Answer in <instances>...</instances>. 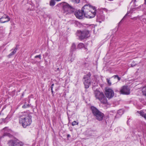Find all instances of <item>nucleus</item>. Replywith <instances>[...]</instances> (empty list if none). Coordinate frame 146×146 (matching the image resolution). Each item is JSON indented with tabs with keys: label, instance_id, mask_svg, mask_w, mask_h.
Wrapping results in <instances>:
<instances>
[{
	"label": "nucleus",
	"instance_id": "nucleus-1",
	"mask_svg": "<svg viewBox=\"0 0 146 146\" xmlns=\"http://www.w3.org/2000/svg\"><path fill=\"white\" fill-rule=\"evenodd\" d=\"M32 117L30 115L29 111H24L20 115L19 121L24 128H26L29 126L32 122Z\"/></svg>",
	"mask_w": 146,
	"mask_h": 146
},
{
	"label": "nucleus",
	"instance_id": "nucleus-2",
	"mask_svg": "<svg viewBox=\"0 0 146 146\" xmlns=\"http://www.w3.org/2000/svg\"><path fill=\"white\" fill-rule=\"evenodd\" d=\"M96 9L94 7L85 5L82 8V11L84 13V16L88 18L94 17L96 15Z\"/></svg>",
	"mask_w": 146,
	"mask_h": 146
},
{
	"label": "nucleus",
	"instance_id": "nucleus-3",
	"mask_svg": "<svg viewBox=\"0 0 146 146\" xmlns=\"http://www.w3.org/2000/svg\"><path fill=\"white\" fill-rule=\"evenodd\" d=\"M94 94L96 99L98 100L100 102L103 104L107 103V99L103 93L98 90L94 91Z\"/></svg>",
	"mask_w": 146,
	"mask_h": 146
},
{
	"label": "nucleus",
	"instance_id": "nucleus-4",
	"mask_svg": "<svg viewBox=\"0 0 146 146\" xmlns=\"http://www.w3.org/2000/svg\"><path fill=\"white\" fill-rule=\"evenodd\" d=\"M91 109L94 115L97 119L99 121L103 120L104 116V115L103 113L100 112L94 106H91Z\"/></svg>",
	"mask_w": 146,
	"mask_h": 146
},
{
	"label": "nucleus",
	"instance_id": "nucleus-5",
	"mask_svg": "<svg viewBox=\"0 0 146 146\" xmlns=\"http://www.w3.org/2000/svg\"><path fill=\"white\" fill-rule=\"evenodd\" d=\"M62 6V11L64 15L70 14L73 12L72 7L67 3H64Z\"/></svg>",
	"mask_w": 146,
	"mask_h": 146
},
{
	"label": "nucleus",
	"instance_id": "nucleus-6",
	"mask_svg": "<svg viewBox=\"0 0 146 146\" xmlns=\"http://www.w3.org/2000/svg\"><path fill=\"white\" fill-rule=\"evenodd\" d=\"M76 35L81 39L87 38L90 36L89 32L87 30L78 31L76 33Z\"/></svg>",
	"mask_w": 146,
	"mask_h": 146
},
{
	"label": "nucleus",
	"instance_id": "nucleus-7",
	"mask_svg": "<svg viewBox=\"0 0 146 146\" xmlns=\"http://www.w3.org/2000/svg\"><path fill=\"white\" fill-rule=\"evenodd\" d=\"M91 74L89 73L87 75L84 76V82L85 88H88L90 84V77Z\"/></svg>",
	"mask_w": 146,
	"mask_h": 146
},
{
	"label": "nucleus",
	"instance_id": "nucleus-8",
	"mask_svg": "<svg viewBox=\"0 0 146 146\" xmlns=\"http://www.w3.org/2000/svg\"><path fill=\"white\" fill-rule=\"evenodd\" d=\"M114 92L111 88H108L106 90V97L109 98H112L114 95Z\"/></svg>",
	"mask_w": 146,
	"mask_h": 146
},
{
	"label": "nucleus",
	"instance_id": "nucleus-9",
	"mask_svg": "<svg viewBox=\"0 0 146 146\" xmlns=\"http://www.w3.org/2000/svg\"><path fill=\"white\" fill-rule=\"evenodd\" d=\"M120 92L122 94L128 95L130 93V89L127 86H124L121 89Z\"/></svg>",
	"mask_w": 146,
	"mask_h": 146
},
{
	"label": "nucleus",
	"instance_id": "nucleus-10",
	"mask_svg": "<svg viewBox=\"0 0 146 146\" xmlns=\"http://www.w3.org/2000/svg\"><path fill=\"white\" fill-rule=\"evenodd\" d=\"M2 131L4 132L3 136H7L9 137H12V135L10 134V133H12V131L9 129L8 127H5L3 129Z\"/></svg>",
	"mask_w": 146,
	"mask_h": 146
},
{
	"label": "nucleus",
	"instance_id": "nucleus-11",
	"mask_svg": "<svg viewBox=\"0 0 146 146\" xmlns=\"http://www.w3.org/2000/svg\"><path fill=\"white\" fill-rule=\"evenodd\" d=\"M75 15L77 18L79 19H82L85 17L84 13L82 12V11L79 10L76 11L75 13Z\"/></svg>",
	"mask_w": 146,
	"mask_h": 146
},
{
	"label": "nucleus",
	"instance_id": "nucleus-12",
	"mask_svg": "<svg viewBox=\"0 0 146 146\" xmlns=\"http://www.w3.org/2000/svg\"><path fill=\"white\" fill-rule=\"evenodd\" d=\"M10 20L9 17L8 16L5 15L0 19V22L1 23H3L7 22L9 21Z\"/></svg>",
	"mask_w": 146,
	"mask_h": 146
},
{
	"label": "nucleus",
	"instance_id": "nucleus-13",
	"mask_svg": "<svg viewBox=\"0 0 146 146\" xmlns=\"http://www.w3.org/2000/svg\"><path fill=\"white\" fill-rule=\"evenodd\" d=\"M97 20L100 22L104 21L105 19V16L103 15H99L97 16Z\"/></svg>",
	"mask_w": 146,
	"mask_h": 146
},
{
	"label": "nucleus",
	"instance_id": "nucleus-14",
	"mask_svg": "<svg viewBox=\"0 0 146 146\" xmlns=\"http://www.w3.org/2000/svg\"><path fill=\"white\" fill-rule=\"evenodd\" d=\"M15 141L14 146H23V143L22 142L20 141L17 139H16Z\"/></svg>",
	"mask_w": 146,
	"mask_h": 146
},
{
	"label": "nucleus",
	"instance_id": "nucleus-15",
	"mask_svg": "<svg viewBox=\"0 0 146 146\" xmlns=\"http://www.w3.org/2000/svg\"><path fill=\"white\" fill-rule=\"evenodd\" d=\"M123 113L124 112L123 110L120 109L118 110L117 112V113L116 117H120Z\"/></svg>",
	"mask_w": 146,
	"mask_h": 146
},
{
	"label": "nucleus",
	"instance_id": "nucleus-16",
	"mask_svg": "<svg viewBox=\"0 0 146 146\" xmlns=\"http://www.w3.org/2000/svg\"><path fill=\"white\" fill-rule=\"evenodd\" d=\"M137 113H139L140 115L142 117H144V118L146 119V113H145L142 110H140V111H138Z\"/></svg>",
	"mask_w": 146,
	"mask_h": 146
},
{
	"label": "nucleus",
	"instance_id": "nucleus-17",
	"mask_svg": "<svg viewBox=\"0 0 146 146\" xmlns=\"http://www.w3.org/2000/svg\"><path fill=\"white\" fill-rule=\"evenodd\" d=\"M16 139H15L14 140H11L9 141L8 142V144L9 146H14V145L15 143V140Z\"/></svg>",
	"mask_w": 146,
	"mask_h": 146
},
{
	"label": "nucleus",
	"instance_id": "nucleus-18",
	"mask_svg": "<svg viewBox=\"0 0 146 146\" xmlns=\"http://www.w3.org/2000/svg\"><path fill=\"white\" fill-rule=\"evenodd\" d=\"M76 50V46L74 43H73L71 46L70 50L71 51H74Z\"/></svg>",
	"mask_w": 146,
	"mask_h": 146
},
{
	"label": "nucleus",
	"instance_id": "nucleus-19",
	"mask_svg": "<svg viewBox=\"0 0 146 146\" xmlns=\"http://www.w3.org/2000/svg\"><path fill=\"white\" fill-rule=\"evenodd\" d=\"M84 47V44L82 43H79L78 46V48L79 49H81Z\"/></svg>",
	"mask_w": 146,
	"mask_h": 146
},
{
	"label": "nucleus",
	"instance_id": "nucleus-20",
	"mask_svg": "<svg viewBox=\"0 0 146 146\" xmlns=\"http://www.w3.org/2000/svg\"><path fill=\"white\" fill-rule=\"evenodd\" d=\"M17 49H15L12 51L11 53L9 55V56L14 55L16 52Z\"/></svg>",
	"mask_w": 146,
	"mask_h": 146
},
{
	"label": "nucleus",
	"instance_id": "nucleus-21",
	"mask_svg": "<svg viewBox=\"0 0 146 146\" xmlns=\"http://www.w3.org/2000/svg\"><path fill=\"white\" fill-rule=\"evenodd\" d=\"M142 92L144 95L146 96V87H143L142 89Z\"/></svg>",
	"mask_w": 146,
	"mask_h": 146
},
{
	"label": "nucleus",
	"instance_id": "nucleus-22",
	"mask_svg": "<svg viewBox=\"0 0 146 146\" xmlns=\"http://www.w3.org/2000/svg\"><path fill=\"white\" fill-rule=\"evenodd\" d=\"M55 4V2L54 0H51L50 3V5L51 6H53Z\"/></svg>",
	"mask_w": 146,
	"mask_h": 146
},
{
	"label": "nucleus",
	"instance_id": "nucleus-23",
	"mask_svg": "<svg viewBox=\"0 0 146 146\" xmlns=\"http://www.w3.org/2000/svg\"><path fill=\"white\" fill-rule=\"evenodd\" d=\"M78 122L76 121H74L72 122V125L73 126H74L76 125H78Z\"/></svg>",
	"mask_w": 146,
	"mask_h": 146
},
{
	"label": "nucleus",
	"instance_id": "nucleus-24",
	"mask_svg": "<svg viewBox=\"0 0 146 146\" xmlns=\"http://www.w3.org/2000/svg\"><path fill=\"white\" fill-rule=\"evenodd\" d=\"M73 2L76 3H78L80 2V0H71Z\"/></svg>",
	"mask_w": 146,
	"mask_h": 146
},
{
	"label": "nucleus",
	"instance_id": "nucleus-25",
	"mask_svg": "<svg viewBox=\"0 0 146 146\" xmlns=\"http://www.w3.org/2000/svg\"><path fill=\"white\" fill-rule=\"evenodd\" d=\"M107 82L108 84L110 86L111 85V83L110 81V80L108 79H106Z\"/></svg>",
	"mask_w": 146,
	"mask_h": 146
},
{
	"label": "nucleus",
	"instance_id": "nucleus-26",
	"mask_svg": "<svg viewBox=\"0 0 146 146\" xmlns=\"http://www.w3.org/2000/svg\"><path fill=\"white\" fill-rule=\"evenodd\" d=\"M10 118V116H8L6 117V118H5V119H3V121H6V120H8V119H9Z\"/></svg>",
	"mask_w": 146,
	"mask_h": 146
},
{
	"label": "nucleus",
	"instance_id": "nucleus-27",
	"mask_svg": "<svg viewBox=\"0 0 146 146\" xmlns=\"http://www.w3.org/2000/svg\"><path fill=\"white\" fill-rule=\"evenodd\" d=\"M35 58H38L40 60L41 59V56L40 55H36L35 57Z\"/></svg>",
	"mask_w": 146,
	"mask_h": 146
},
{
	"label": "nucleus",
	"instance_id": "nucleus-28",
	"mask_svg": "<svg viewBox=\"0 0 146 146\" xmlns=\"http://www.w3.org/2000/svg\"><path fill=\"white\" fill-rule=\"evenodd\" d=\"M28 106L27 105H23L22 107L23 108H27Z\"/></svg>",
	"mask_w": 146,
	"mask_h": 146
},
{
	"label": "nucleus",
	"instance_id": "nucleus-29",
	"mask_svg": "<svg viewBox=\"0 0 146 146\" xmlns=\"http://www.w3.org/2000/svg\"><path fill=\"white\" fill-rule=\"evenodd\" d=\"M54 86V84H53L51 85V90H52V89H53V87Z\"/></svg>",
	"mask_w": 146,
	"mask_h": 146
},
{
	"label": "nucleus",
	"instance_id": "nucleus-30",
	"mask_svg": "<svg viewBox=\"0 0 146 146\" xmlns=\"http://www.w3.org/2000/svg\"><path fill=\"white\" fill-rule=\"evenodd\" d=\"M118 76L117 75H115L113 76V77H114L115 78H117Z\"/></svg>",
	"mask_w": 146,
	"mask_h": 146
},
{
	"label": "nucleus",
	"instance_id": "nucleus-31",
	"mask_svg": "<svg viewBox=\"0 0 146 146\" xmlns=\"http://www.w3.org/2000/svg\"><path fill=\"white\" fill-rule=\"evenodd\" d=\"M117 79L119 81L121 79L118 76H117Z\"/></svg>",
	"mask_w": 146,
	"mask_h": 146
},
{
	"label": "nucleus",
	"instance_id": "nucleus-32",
	"mask_svg": "<svg viewBox=\"0 0 146 146\" xmlns=\"http://www.w3.org/2000/svg\"><path fill=\"white\" fill-rule=\"evenodd\" d=\"M128 14V13H127L124 16V17L122 19V20L123 19H124L125 17Z\"/></svg>",
	"mask_w": 146,
	"mask_h": 146
},
{
	"label": "nucleus",
	"instance_id": "nucleus-33",
	"mask_svg": "<svg viewBox=\"0 0 146 146\" xmlns=\"http://www.w3.org/2000/svg\"><path fill=\"white\" fill-rule=\"evenodd\" d=\"M70 137V135L69 134H68L67 135V137Z\"/></svg>",
	"mask_w": 146,
	"mask_h": 146
},
{
	"label": "nucleus",
	"instance_id": "nucleus-34",
	"mask_svg": "<svg viewBox=\"0 0 146 146\" xmlns=\"http://www.w3.org/2000/svg\"><path fill=\"white\" fill-rule=\"evenodd\" d=\"M68 60H69V59ZM69 60V61H70L71 62H72V60Z\"/></svg>",
	"mask_w": 146,
	"mask_h": 146
},
{
	"label": "nucleus",
	"instance_id": "nucleus-35",
	"mask_svg": "<svg viewBox=\"0 0 146 146\" xmlns=\"http://www.w3.org/2000/svg\"><path fill=\"white\" fill-rule=\"evenodd\" d=\"M51 91H52V92H53V89H52V90H51Z\"/></svg>",
	"mask_w": 146,
	"mask_h": 146
},
{
	"label": "nucleus",
	"instance_id": "nucleus-36",
	"mask_svg": "<svg viewBox=\"0 0 146 146\" xmlns=\"http://www.w3.org/2000/svg\"><path fill=\"white\" fill-rule=\"evenodd\" d=\"M108 0L109 1H112L113 0Z\"/></svg>",
	"mask_w": 146,
	"mask_h": 146
},
{
	"label": "nucleus",
	"instance_id": "nucleus-37",
	"mask_svg": "<svg viewBox=\"0 0 146 146\" xmlns=\"http://www.w3.org/2000/svg\"><path fill=\"white\" fill-rule=\"evenodd\" d=\"M84 48H85V50H86V48H85V47H84Z\"/></svg>",
	"mask_w": 146,
	"mask_h": 146
},
{
	"label": "nucleus",
	"instance_id": "nucleus-38",
	"mask_svg": "<svg viewBox=\"0 0 146 146\" xmlns=\"http://www.w3.org/2000/svg\"><path fill=\"white\" fill-rule=\"evenodd\" d=\"M146 0H145V1H146Z\"/></svg>",
	"mask_w": 146,
	"mask_h": 146
},
{
	"label": "nucleus",
	"instance_id": "nucleus-39",
	"mask_svg": "<svg viewBox=\"0 0 146 146\" xmlns=\"http://www.w3.org/2000/svg\"><path fill=\"white\" fill-rule=\"evenodd\" d=\"M135 0V1L136 0Z\"/></svg>",
	"mask_w": 146,
	"mask_h": 146
}]
</instances>
